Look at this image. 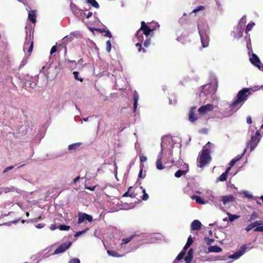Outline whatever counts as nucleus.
I'll return each mask as SVG.
<instances>
[{"label":"nucleus","mask_w":263,"mask_h":263,"mask_svg":"<svg viewBox=\"0 0 263 263\" xmlns=\"http://www.w3.org/2000/svg\"><path fill=\"white\" fill-rule=\"evenodd\" d=\"M159 25L157 23H146L142 21L141 23V27L135 33V37L137 39L139 42L136 44L139 52H146V49L144 47H142V42L144 41V36L145 35L147 37L151 33L153 32L157 28H159Z\"/></svg>","instance_id":"f257e3e1"},{"label":"nucleus","mask_w":263,"mask_h":263,"mask_svg":"<svg viewBox=\"0 0 263 263\" xmlns=\"http://www.w3.org/2000/svg\"><path fill=\"white\" fill-rule=\"evenodd\" d=\"M213 145V144L212 143L208 142L203 147L197 158V165L198 167H203L210 162L211 160L210 149L212 148Z\"/></svg>","instance_id":"f03ea898"},{"label":"nucleus","mask_w":263,"mask_h":263,"mask_svg":"<svg viewBox=\"0 0 263 263\" xmlns=\"http://www.w3.org/2000/svg\"><path fill=\"white\" fill-rule=\"evenodd\" d=\"M173 151L171 149L167 150V156L162 155L156 161V167L159 170H163L165 167L171 166V164L174 162V160L172 158Z\"/></svg>","instance_id":"7ed1b4c3"},{"label":"nucleus","mask_w":263,"mask_h":263,"mask_svg":"<svg viewBox=\"0 0 263 263\" xmlns=\"http://www.w3.org/2000/svg\"><path fill=\"white\" fill-rule=\"evenodd\" d=\"M250 95V92L249 88H243L239 91L236 96V99L231 104V107L233 108H239L241 106V104L247 100Z\"/></svg>","instance_id":"20e7f679"},{"label":"nucleus","mask_w":263,"mask_h":263,"mask_svg":"<svg viewBox=\"0 0 263 263\" xmlns=\"http://www.w3.org/2000/svg\"><path fill=\"white\" fill-rule=\"evenodd\" d=\"M260 134L257 131L254 136L251 137V140L247 143V147L250 146L251 151H252L256 147L260 140Z\"/></svg>","instance_id":"39448f33"},{"label":"nucleus","mask_w":263,"mask_h":263,"mask_svg":"<svg viewBox=\"0 0 263 263\" xmlns=\"http://www.w3.org/2000/svg\"><path fill=\"white\" fill-rule=\"evenodd\" d=\"M78 224H81L83 223L85 220L90 222H91L93 220V218L91 215H88L85 213L79 212H78Z\"/></svg>","instance_id":"423d86ee"},{"label":"nucleus","mask_w":263,"mask_h":263,"mask_svg":"<svg viewBox=\"0 0 263 263\" xmlns=\"http://www.w3.org/2000/svg\"><path fill=\"white\" fill-rule=\"evenodd\" d=\"M28 37V39L27 37L26 38V41L23 46V50L25 51L27 49L28 52L31 53L33 47V37L31 38V35L30 34Z\"/></svg>","instance_id":"0eeeda50"},{"label":"nucleus","mask_w":263,"mask_h":263,"mask_svg":"<svg viewBox=\"0 0 263 263\" xmlns=\"http://www.w3.org/2000/svg\"><path fill=\"white\" fill-rule=\"evenodd\" d=\"M214 109V105L211 104H208L201 106L198 109V114L200 115L204 116L209 111H212Z\"/></svg>","instance_id":"6e6552de"},{"label":"nucleus","mask_w":263,"mask_h":263,"mask_svg":"<svg viewBox=\"0 0 263 263\" xmlns=\"http://www.w3.org/2000/svg\"><path fill=\"white\" fill-rule=\"evenodd\" d=\"M216 90V89L214 85L209 84L203 86L202 92L204 96H208L210 94L214 93Z\"/></svg>","instance_id":"1a4fd4ad"},{"label":"nucleus","mask_w":263,"mask_h":263,"mask_svg":"<svg viewBox=\"0 0 263 263\" xmlns=\"http://www.w3.org/2000/svg\"><path fill=\"white\" fill-rule=\"evenodd\" d=\"M71 242L70 241L68 242L67 243H64L61 244L54 251V254H58L61 253L65 252L68 249L70 248L71 245Z\"/></svg>","instance_id":"9d476101"},{"label":"nucleus","mask_w":263,"mask_h":263,"mask_svg":"<svg viewBox=\"0 0 263 263\" xmlns=\"http://www.w3.org/2000/svg\"><path fill=\"white\" fill-rule=\"evenodd\" d=\"M196 109V106H192L191 107L189 114V120L193 123L197 121L198 119L197 115L195 114Z\"/></svg>","instance_id":"9b49d317"},{"label":"nucleus","mask_w":263,"mask_h":263,"mask_svg":"<svg viewBox=\"0 0 263 263\" xmlns=\"http://www.w3.org/2000/svg\"><path fill=\"white\" fill-rule=\"evenodd\" d=\"M250 61L252 64L256 66L259 69H261V62L256 54L253 53L252 57L250 58Z\"/></svg>","instance_id":"f8f14e48"},{"label":"nucleus","mask_w":263,"mask_h":263,"mask_svg":"<svg viewBox=\"0 0 263 263\" xmlns=\"http://www.w3.org/2000/svg\"><path fill=\"white\" fill-rule=\"evenodd\" d=\"M200 36L201 39V42L202 46L203 48H205L208 46L209 42V38L207 34L204 32H200Z\"/></svg>","instance_id":"ddd939ff"},{"label":"nucleus","mask_w":263,"mask_h":263,"mask_svg":"<svg viewBox=\"0 0 263 263\" xmlns=\"http://www.w3.org/2000/svg\"><path fill=\"white\" fill-rule=\"evenodd\" d=\"M222 201L224 205H226L230 202H233L235 201V198L232 195H226L222 196Z\"/></svg>","instance_id":"4468645a"},{"label":"nucleus","mask_w":263,"mask_h":263,"mask_svg":"<svg viewBox=\"0 0 263 263\" xmlns=\"http://www.w3.org/2000/svg\"><path fill=\"white\" fill-rule=\"evenodd\" d=\"M201 223L198 220H194L191 224L192 230H199L201 228Z\"/></svg>","instance_id":"2eb2a0df"},{"label":"nucleus","mask_w":263,"mask_h":263,"mask_svg":"<svg viewBox=\"0 0 263 263\" xmlns=\"http://www.w3.org/2000/svg\"><path fill=\"white\" fill-rule=\"evenodd\" d=\"M133 189V186H129L127 191L123 195V197H129L132 198H136L137 194L135 193L134 191L132 192Z\"/></svg>","instance_id":"dca6fc26"},{"label":"nucleus","mask_w":263,"mask_h":263,"mask_svg":"<svg viewBox=\"0 0 263 263\" xmlns=\"http://www.w3.org/2000/svg\"><path fill=\"white\" fill-rule=\"evenodd\" d=\"M193 253L194 251L193 249L191 248L189 250L187 255L184 258V260L186 263H191L193 258Z\"/></svg>","instance_id":"f3484780"},{"label":"nucleus","mask_w":263,"mask_h":263,"mask_svg":"<svg viewBox=\"0 0 263 263\" xmlns=\"http://www.w3.org/2000/svg\"><path fill=\"white\" fill-rule=\"evenodd\" d=\"M28 18L32 23L36 22V13L35 10L30 11L28 13Z\"/></svg>","instance_id":"a211bd4d"},{"label":"nucleus","mask_w":263,"mask_h":263,"mask_svg":"<svg viewBox=\"0 0 263 263\" xmlns=\"http://www.w3.org/2000/svg\"><path fill=\"white\" fill-rule=\"evenodd\" d=\"M133 99H134V109L136 110L138 106V101L139 100V95L137 91L135 90L133 93Z\"/></svg>","instance_id":"6ab92c4d"},{"label":"nucleus","mask_w":263,"mask_h":263,"mask_svg":"<svg viewBox=\"0 0 263 263\" xmlns=\"http://www.w3.org/2000/svg\"><path fill=\"white\" fill-rule=\"evenodd\" d=\"M208 250L209 252L219 253L222 251V249L217 246H210Z\"/></svg>","instance_id":"aec40b11"},{"label":"nucleus","mask_w":263,"mask_h":263,"mask_svg":"<svg viewBox=\"0 0 263 263\" xmlns=\"http://www.w3.org/2000/svg\"><path fill=\"white\" fill-rule=\"evenodd\" d=\"M191 198L193 200H195L196 201V202L199 204H205V202L204 201L203 199L199 196L193 195L192 196Z\"/></svg>","instance_id":"412c9836"},{"label":"nucleus","mask_w":263,"mask_h":263,"mask_svg":"<svg viewBox=\"0 0 263 263\" xmlns=\"http://www.w3.org/2000/svg\"><path fill=\"white\" fill-rule=\"evenodd\" d=\"M188 167V166H187ZM189 169L187 168L186 170H178L175 174V176L177 178H180L183 175H185L188 172Z\"/></svg>","instance_id":"4be33fe9"},{"label":"nucleus","mask_w":263,"mask_h":263,"mask_svg":"<svg viewBox=\"0 0 263 263\" xmlns=\"http://www.w3.org/2000/svg\"><path fill=\"white\" fill-rule=\"evenodd\" d=\"M107 252L110 256L115 257H121L124 256L123 254H119L115 251L107 250Z\"/></svg>","instance_id":"5701e85b"},{"label":"nucleus","mask_w":263,"mask_h":263,"mask_svg":"<svg viewBox=\"0 0 263 263\" xmlns=\"http://www.w3.org/2000/svg\"><path fill=\"white\" fill-rule=\"evenodd\" d=\"M81 145V143H80V142L75 143H73V144H70V145H68V149L70 150V151H71V150H76L78 147H79Z\"/></svg>","instance_id":"b1692460"},{"label":"nucleus","mask_w":263,"mask_h":263,"mask_svg":"<svg viewBox=\"0 0 263 263\" xmlns=\"http://www.w3.org/2000/svg\"><path fill=\"white\" fill-rule=\"evenodd\" d=\"M193 242V240L192 239V236L190 235L188 237L187 242L184 247H183L184 250H187L192 245Z\"/></svg>","instance_id":"393cba45"},{"label":"nucleus","mask_w":263,"mask_h":263,"mask_svg":"<svg viewBox=\"0 0 263 263\" xmlns=\"http://www.w3.org/2000/svg\"><path fill=\"white\" fill-rule=\"evenodd\" d=\"M227 215L229 217V220L230 222H233L234 220L238 219L240 217V216L233 215L229 212H227Z\"/></svg>","instance_id":"a878e982"},{"label":"nucleus","mask_w":263,"mask_h":263,"mask_svg":"<svg viewBox=\"0 0 263 263\" xmlns=\"http://www.w3.org/2000/svg\"><path fill=\"white\" fill-rule=\"evenodd\" d=\"M65 62L68 64H70L69 67H70L72 69L75 68L77 67V63L74 60L71 61L69 59H65Z\"/></svg>","instance_id":"bb28decb"},{"label":"nucleus","mask_w":263,"mask_h":263,"mask_svg":"<svg viewBox=\"0 0 263 263\" xmlns=\"http://www.w3.org/2000/svg\"><path fill=\"white\" fill-rule=\"evenodd\" d=\"M144 167V165L143 164H140V172H139V173L138 175L139 179L144 178L146 176L145 174H144V175H143V171Z\"/></svg>","instance_id":"cd10ccee"},{"label":"nucleus","mask_w":263,"mask_h":263,"mask_svg":"<svg viewBox=\"0 0 263 263\" xmlns=\"http://www.w3.org/2000/svg\"><path fill=\"white\" fill-rule=\"evenodd\" d=\"M259 217L258 214L255 212L254 211L252 214L250 215V218L249 219V221L251 222L253 220H254L256 219H257Z\"/></svg>","instance_id":"c85d7f7f"},{"label":"nucleus","mask_w":263,"mask_h":263,"mask_svg":"<svg viewBox=\"0 0 263 263\" xmlns=\"http://www.w3.org/2000/svg\"><path fill=\"white\" fill-rule=\"evenodd\" d=\"M87 2L94 8L97 9L99 8V5L96 0H87Z\"/></svg>","instance_id":"c756f323"},{"label":"nucleus","mask_w":263,"mask_h":263,"mask_svg":"<svg viewBox=\"0 0 263 263\" xmlns=\"http://www.w3.org/2000/svg\"><path fill=\"white\" fill-rule=\"evenodd\" d=\"M227 174L226 173H223L217 179V181H221L223 182L226 181L227 179Z\"/></svg>","instance_id":"7c9ffc66"},{"label":"nucleus","mask_w":263,"mask_h":263,"mask_svg":"<svg viewBox=\"0 0 263 263\" xmlns=\"http://www.w3.org/2000/svg\"><path fill=\"white\" fill-rule=\"evenodd\" d=\"M185 254H186V250H184V249H183V250L181 251V252L178 255L176 259L177 260H180L182 259L185 256Z\"/></svg>","instance_id":"2f4dec72"},{"label":"nucleus","mask_w":263,"mask_h":263,"mask_svg":"<svg viewBox=\"0 0 263 263\" xmlns=\"http://www.w3.org/2000/svg\"><path fill=\"white\" fill-rule=\"evenodd\" d=\"M255 25V23L253 22H250L249 23L247 26H246V29H245V32L246 33H248L251 30L252 28L253 27V26Z\"/></svg>","instance_id":"473e14b6"},{"label":"nucleus","mask_w":263,"mask_h":263,"mask_svg":"<svg viewBox=\"0 0 263 263\" xmlns=\"http://www.w3.org/2000/svg\"><path fill=\"white\" fill-rule=\"evenodd\" d=\"M134 237H135V235H133L128 237L122 239V245L126 244V243H128L129 241H130L134 238Z\"/></svg>","instance_id":"72a5a7b5"},{"label":"nucleus","mask_w":263,"mask_h":263,"mask_svg":"<svg viewBox=\"0 0 263 263\" xmlns=\"http://www.w3.org/2000/svg\"><path fill=\"white\" fill-rule=\"evenodd\" d=\"M140 189L142 190V192L143 193L142 199L144 201L147 200L149 197L148 195L146 193L145 190L142 186H140Z\"/></svg>","instance_id":"f704fd0d"},{"label":"nucleus","mask_w":263,"mask_h":263,"mask_svg":"<svg viewBox=\"0 0 263 263\" xmlns=\"http://www.w3.org/2000/svg\"><path fill=\"white\" fill-rule=\"evenodd\" d=\"M58 228L61 231H68L70 229V226L61 224L58 227Z\"/></svg>","instance_id":"c9c22d12"},{"label":"nucleus","mask_w":263,"mask_h":263,"mask_svg":"<svg viewBox=\"0 0 263 263\" xmlns=\"http://www.w3.org/2000/svg\"><path fill=\"white\" fill-rule=\"evenodd\" d=\"M241 256V253H239L238 251L230 255L229 258L233 259H238Z\"/></svg>","instance_id":"e433bc0d"},{"label":"nucleus","mask_w":263,"mask_h":263,"mask_svg":"<svg viewBox=\"0 0 263 263\" xmlns=\"http://www.w3.org/2000/svg\"><path fill=\"white\" fill-rule=\"evenodd\" d=\"M73 73L74 75V79L76 80H77L81 82H82L83 81V79L79 77V73L78 71H74Z\"/></svg>","instance_id":"4c0bfd02"},{"label":"nucleus","mask_w":263,"mask_h":263,"mask_svg":"<svg viewBox=\"0 0 263 263\" xmlns=\"http://www.w3.org/2000/svg\"><path fill=\"white\" fill-rule=\"evenodd\" d=\"M205 7L204 6H199L198 7H197L196 8L194 9L192 11V13H196L200 10H202L203 9H204Z\"/></svg>","instance_id":"58836bf2"},{"label":"nucleus","mask_w":263,"mask_h":263,"mask_svg":"<svg viewBox=\"0 0 263 263\" xmlns=\"http://www.w3.org/2000/svg\"><path fill=\"white\" fill-rule=\"evenodd\" d=\"M205 7L204 6H199L198 7H197L196 8L194 9L192 11V13H196L200 10H202L203 9H204Z\"/></svg>","instance_id":"ea45409f"},{"label":"nucleus","mask_w":263,"mask_h":263,"mask_svg":"<svg viewBox=\"0 0 263 263\" xmlns=\"http://www.w3.org/2000/svg\"><path fill=\"white\" fill-rule=\"evenodd\" d=\"M247 249L246 246L245 245H242L239 249V250L238 251V252L239 253H241V255H242L243 254V253L245 252L246 250Z\"/></svg>","instance_id":"a19ab883"},{"label":"nucleus","mask_w":263,"mask_h":263,"mask_svg":"<svg viewBox=\"0 0 263 263\" xmlns=\"http://www.w3.org/2000/svg\"><path fill=\"white\" fill-rule=\"evenodd\" d=\"M106 50L108 52H109L111 49V44L109 41H107L106 42Z\"/></svg>","instance_id":"79ce46f5"},{"label":"nucleus","mask_w":263,"mask_h":263,"mask_svg":"<svg viewBox=\"0 0 263 263\" xmlns=\"http://www.w3.org/2000/svg\"><path fill=\"white\" fill-rule=\"evenodd\" d=\"M140 164H143V162H145L147 160V158L146 156H144L142 154H140Z\"/></svg>","instance_id":"37998d69"},{"label":"nucleus","mask_w":263,"mask_h":263,"mask_svg":"<svg viewBox=\"0 0 263 263\" xmlns=\"http://www.w3.org/2000/svg\"><path fill=\"white\" fill-rule=\"evenodd\" d=\"M151 44V39L148 38L145 40V41L144 42V46L145 48L148 47Z\"/></svg>","instance_id":"c03bdc74"},{"label":"nucleus","mask_w":263,"mask_h":263,"mask_svg":"<svg viewBox=\"0 0 263 263\" xmlns=\"http://www.w3.org/2000/svg\"><path fill=\"white\" fill-rule=\"evenodd\" d=\"M254 228V226H253V223H250L247 226L245 230L247 232H249L252 229Z\"/></svg>","instance_id":"a18cd8bd"},{"label":"nucleus","mask_w":263,"mask_h":263,"mask_svg":"<svg viewBox=\"0 0 263 263\" xmlns=\"http://www.w3.org/2000/svg\"><path fill=\"white\" fill-rule=\"evenodd\" d=\"M253 226H254V228L255 227L263 224V221L262 220H258L252 223Z\"/></svg>","instance_id":"49530a36"},{"label":"nucleus","mask_w":263,"mask_h":263,"mask_svg":"<svg viewBox=\"0 0 263 263\" xmlns=\"http://www.w3.org/2000/svg\"><path fill=\"white\" fill-rule=\"evenodd\" d=\"M88 230V229H86L85 230L80 231V232H77L75 234L74 236L76 237H79L81 235L85 233Z\"/></svg>","instance_id":"de8ad7c7"},{"label":"nucleus","mask_w":263,"mask_h":263,"mask_svg":"<svg viewBox=\"0 0 263 263\" xmlns=\"http://www.w3.org/2000/svg\"><path fill=\"white\" fill-rule=\"evenodd\" d=\"M69 263H81L79 259L74 258L69 261Z\"/></svg>","instance_id":"09e8293b"},{"label":"nucleus","mask_w":263,"mask_h":263,"mask_svg":"<svg viewBox=\"0 0 263 263\" xmlns=\"http://www.w3.org/2000/svg\"><path fill=\"white\" fill-rule=\"evenodd\" d=\"M205 241L206 242L207 244H208V245L211 244L214 241L213 239H211L209 237H205Z\"/></svg>","instance_id":"8fccbe9b"},{"label":"nucleus","mask_w":263,"mask_h":263,"mask_svg":"<svg viewBox=\"0 0 263 263\" xmlns=\"http://www.w3.org/2000/svg\"><path fill=\"white\" fill-rule=\"evenodd\" d=\"M57 51V47L56 45H54L52 46L50 50V54H52L53 53H55Z\"/></svg>","instance_id":"3c124183"},{"label":"nucleus","mask_w":263,"mask_h":263,"mask_svg":"<svg viewBox=\"0 0 263 263\" xmlns=\"http://www.w3.org/2000/svg\"><path fill=\"white\" fill-rule=\"evenodd\" d=\"M254 231L255 232H263V226L257 227Z\"/></svg>","instance_id":"603ef678"},{"label":"nucleus","mask_w":263,"mask_h":263,"mask_svg":"<svg viewBox=\"0 0 263 263\" xmlns=\"http://www.w3.org/2000/svg\"><path fill=\"white\" fill-rule=\"evenodd\" d=\"M13 167H14L13 166H10L6 167L3 171V173H5L7 172H8V171L12 170Z\"/></svg>","instance_id":"864d4df0"},{"label":"nucleus","mask_w":263,"mask_h":263,"mask_svg":"<svg viewBox=\"0 0 263 263\" xmlns=\"http://www.w3.org/2000/svg\"><path fill=\"white\" fill-rule=\"evenodd\" d=\"M96 186H97V185H94L92 186H85V189L92 191L95 190Z\"/></svg>","instance_id":"5fc2aeb1"},{"label":"nucleus","mask_w":263,"mask_h":263,"mask_svg":"<svg viewBox=\"0 0 263 263\" xmlns=\"http://www.w3.org/2000/svg\"><path fill=\"white\" fill-rule=\"evenodd\" d=\"M237 161V160H235V159H233L230 162V166L232 167Z\"/></svg>","instance_id":"6e6d98bb"},{"label":"nucleus","mask_w":263,"mask_h":263,"mask_svg":"<svg viewBox=\"0 0 263 263\" xmlns=\"http://www.w3.org/2000/svg\"><path fill=\"white\" fill-rule=\"evenodd\" d=\"M247 122L248 123V124H252V118L251 116H248L247 118Z\"/></svg>","instance_id":"4d7b16f0"},{"label":"nucleus","mask_w":263,"mask_h":263,"mask_svg":"<svg viewBox=\"0 0 263 263\" xmlns=\"http://www.w3.org/2000/svg\"><path fill=\"white\" fill-rule=\"evenodd\" d=\"M58 227L56 226L55 224H52L51 225L50 229L52 231L56 230Z\"/></svg>","instance_id":"13d9d810"},{"label":"nucleus","mask_w":263,"mask_h":263,"mask_svg":"<svg viewBox=\"0 0 263 263\" xmlns=\"http://www.w3.org/2000/svg\"><path fill=\"white\" fill-rule=\"evenodd\" d=\"M80 176H77V177H76L73 181H72V183L73 184H76L77 183V182L80 179Z\"/></svg>","instance_id":"bf43d9fd"},{"label":"nucleus","mask_w":263,"mask_h":263,"mask_svg":"<svg viewBox=\"0 0 263 263\" xmlns=\"http://www.w3.org/2000/svg\"><path fill=\"white\" fill-rule=\"evenodd\" d=\"M84 62V60L82 58H81L79 59L78 61V63H77L78 64L82 65Z\"/></svg>","instance_id":"052dcab7"},{"label":"nucleus","mask_w":263,"mask_h":263,"mask_svg":"<svg viewBox=\"0 0 263 263\" xmlns=\"http://www.w3.org/2000/svg\"><path fill=\"white\" fill-rule=\"evenodd\" d=\"M44 227V224L43 223H39L36 227L38 229L43 228Z\"/></svg>","instance_id":"680f3d73"},{"label":"nucleus","mask_w":263,"mask_h":263,"mask_svg":"<svg viewBox=\"0 0 263 263\" xmlns=\"http://www.w3.org/2000/svg\"><path fill=\"white\" fill-rule=\"evenodd\" d=\"M106 34H105V35L106 36H108L109 37H111V34L110 33V32H109V30H107L105 32Z\"/></svg>","instance_id":"e2e57ef3"},{"label":"nucleus","mask_w":263,"mask_h":263,"mask_svg":"<svg viewBox=\"0 0 263 263\" xmlns=\"http://www.w3.org/2000/svg\"><path fill=\"white\" fill-rule=\"evenodd\" d=\"M231 167H232L230 166L229 167H228V168L226 169V170L225 172H224V173H226V174H227V175H228V174L229 172L230 171V170H231Z\"/></svg>","instance_id":"0e129e2a"},{"label":"nucleus","mask_w":263,"mask_h":263,"mask_svg":"<svg viewBox=\"0 0 263 263\" xmlns=\"http://www.w3.org/2000/svg\"><path fill=\"white\" fill-rule=\"evenodd\" d=\"M92 14V12H88L86 15L87 18H89L90 16H91Z\"/></svg>","instance_id":"69168bd1"},{"label":"nucleus","mask_w":263,"mask_h":263,"mask_svg":"<svg viewBox=\"0 0 263 263\" xmlns=\"http://www.w3.org/2000/svg\"><path fill=\"white\" fill-rule=\"evenodd\" d=\"M242 158V156H237L236 158H235L234 159H235V160H237V161H239L241 158Z\"/></svg>","instance_id":"338daca9"},{"label":"nucleus","mask_w":263,"mask_h":263,"mask_svg":"<svg viewBox=\"0 0 263 263\" xmlns=\"http://www.w3.org/2000/svg\"><path fill=\"white\" fill-rule=\"evenodd\" d=\"M246 197H247L248 198H251L252 197V195H249V194H246Z\"/></svg>","instance_id":"774afa93"}]
</instances>
